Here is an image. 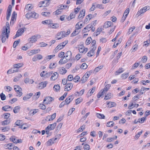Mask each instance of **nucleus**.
Here are the masks:
<instances>
[{
	"label": "nucleus",
	"instance_id": "f257e3e1",
	"mask_svg": "<svg viewBox=\"0 0 150 150\" xmlns=\"http://www.w3.org/2000/svg\"><path fill=\"white\" fill-rule=\"evenodd\" d=\"M10 30H8V32H6L3 30L0 35L1 40L2 43H4L7 39H8L9 36Z\"/></svg>",
	"mask_w": 150,
	"mask_h": 150
},
{
	"label": "nucleus",
	"instance_id": "774afa93",
	"mask_svg": "<svg viewBox=\"0 0 150 150\" xmlns=\"http://www.w3.org/2000/svg\"><path fill=\"white\" fill-rule=\"evenodd\" d=\"M73 76L70 74L68 76L67 80L68 81H71L72 80H73Z\"/></svg>",
	"mask_w": 150,
	"mask_h": 150
},
{
	"label": "nucleus",
	"instance_id": "09e8293b",
	"mask_svg": "<svg viewBox=\"0 0 150 150\" xmlns=\"http://www.w3.org/2000/svg\"><path fill=\"white\" fill-rule=\"evenodd\" d=\"M135 28V26H133L132 27L130 28L129 29V30L128 32L127 33H128L129 34L131 33L133 31V30H134Z\"/></svg>",
	"mask_w": 150,
	"mask_h": 150
},
{
	"label": "nucleus",
	"instance_id": "052dcab7",
	"mask_svg": "<svg viewBox=\"0 0 150 150\" xmlns=\"http://www.w3.org/2000/svg\"><path fill=\"white\" fill-rule=\"evenodd\" d=\"M3 116L4 117V118L8 119L10 116V114L9 113H6L3 114Z\"/></svg>",
	"mask_w": 150,
	"mask_h": 150
},
{
	"label": "nucleus",
	"instance_id": "72a5a7b5",
	"mask_svg": "<svg viewBox=\"0 0 150 150\" xmlns=\"http://www.w3.org/2000/svg\"><path fill=\"white\" fill-rule=\"evenodd\" d=\"M20 107L19 106H16L14 107L13 110V112L15 113H17L20 110Z\"/></svg>",
	"mask_w": 150,
	"mask_h": 150
},
{
	"label": "nucleus",
	"instance_id": "6e6d98bb",
	"mask_svg": "<svg viewBox=\"0 0 150 150\" xmlns=\"http://www.w3.org/2000/svg\"><path fill=\"white\" fill-rule=\"evenodd\" d=\"M37 112L38 109H37L32 110L29 112V114L30 115L32 114V115H33L36 113Z\"/></svg>",
	"mask_w": 150,
	"mask_h": 150
},
{
	"label": "nucleus",
	"instance_id": "a211bd4d",
	"mask_svg": "<svg viewBox=\"0 0 150 150\" xmlns=\"http://www.w3.org/2000/svg\"><path fill=\"white\" fill-rule=\"evenodd\" d=\"M16 13H15V11H13L12 15L11 21H10V25H13V21L14 19H16Z\"/></svg>",
	"mask_w": 150,
	"mask_h": 150
},
{
	"label": "nucleus",
	"instance_id": "de8ad7c7",
	"mask_svg": "<svg viewBox=\"0 0 150 150\" xmlns=\"http://www.w3.org/2000/svg\"><path fill=\"white\" fill-rule=\"evenodd\" d=\"M32 8V7L30 4H28L25 6V9L26 10H30Z\"/></svg>",
	"mask_w": 150,
	"mask_h": 150
},
{
	"label": "nucleus",
	"instance_id": "69168bd1",
	"mask_svg": "<svg viewBox=\"0 0 150 150\" xmlns=\"http://www.w3.org/2000/svg\"><path fill=\"white\" fill-rule=\"evenodd\" d=\"M80 79V77L78 76H76L73 79L74 81L75 82H77L79 81V80Z\"/></svg>",
	"mask_w": 150,
	"mask_h": 150
},
{
	"label": "nucleus",
	"instance_id": "58836bf2",
	"mask_svg": "<svg viewBox=\"0 0 150 150\" xmlns=\"http://www.w3.org/2000/svg\"><path fill=\"white\" fill-rule=\"evenodd\" d=\"M115 125L114 122L112 121L108 122L107 123L106 126L108 127H112Z\"/></svg>",
	"mask_w": 150,
	"mask_h": 150
},
{
	"label": "nucleus",
	"instance_id": "4be33fe9",
	"mask_svg": "<svg viewBox=\"0 0 150 150\" xmlns=\"http://www.w3.org/2000/svg\"><path fill=\"white\" fill-rule=\"evenodd\" d=\"M6 26H4L3 27V30L4 31L8 32V30H10V26L8 22H6Z\"/></svg>",
	"mask_w": 150,
	"mask_h": 150
},
{
	"label": "nucleus",
	"instance_id": "4d7b16f0",
	"mask_svg": "<svg viewBox=\"0 0 150 150\" xmlns=\"http://www.w3.org/2000/svg\"><path fill=\"white\" fill-rule=\"evenodd\" d=\"M42 15L45 16H50V13L49 12H43L41 13Z\"/></svg>",
	"mask_w": 150,
	"mask_h": 150
},
{
	"label": "nucleus",
	"instance_id": "c756f323",
	"mask_svg": "<svg viewBox=\"0 0 150 150\" xmlns=\"http://www.w3.org/2000/svg\"><path fill=\"white\" fill-rule=\"evenodd\" d=\"M12 10V8L11 6V5H10L8 7V9H7L6 14L7 15H8L10 16L11 15V12Z\"/></svg>",
	"mask_w": 150,
	"mask_h": 150
},
{
	"label": "nucleus",
	"instance_id": "bb28decb",
	"mask_svg": "<svg viewBox=\"0 0 150 150\" xmlns=\"http://www.w3.org/2000/svg\"><path fill=\"white\" fill-rule=\"evenodd\" d=\"M10 128L8 126H6L1 127L0 129L2 132H5L8 131L10 129Z\"/></svg>",
	"mask_w": 150,
	"mask_h": 150
},
{
	"label": "nucleus",
	"instance_id": "393cba45",
	"mask_svg": "<svg viewBox=\"0 0 150 150\" xmlns=\"http://www.w3.org/2000/svg\"><path fill=\"white\" fill-rule=\"evenodd\" d=\"M33 95V93H30L29 94H27L25 96L23 97V100L24 101L27 100L30 98Z\"/></svg>",
	"mask_w": 150,
	"mask_h": 150
},
{
	"label": "nucleus",
	"instance_id": "f704fd0d",
	"mask_svg": "<svg viewBox=\"0 0 150 150\" xmlns=\"http://www.w3.org/2000/svg\"><path fill=\"white\" fill-rule=\"evenodd\" d=\"M40 92L37 93V94L34 95L33 97V100H36L40 96Z\"/></svg>",
	"mask_w": 150,
	"mask_h": 150
},
{
	"label": "nucleus",
	"instance_id": "cd10ccee",
	"mask_svg": "<svg viewBox=\"0 0 150 150\" xmlns=\"http://www.w3.org/2000/svg\"><path fill=\"white\" fill-rule=\"evenodd\" d=\"M107 104L108 105V107L111 108L116 106V103L114 102H110L107 103Z\"/></svg>",
	"mask_w": 150,
	"mask_h": 150
},
{
	"label": "nucleus",
	"instance_id": "2eb2a0df",
	"mask_svg": "<svg viewBox=\"0 0 150 150\" xmlns=\"http://www.w3.org/2000/svg\"><path fill=\"white\" fill-rule=\"evenodd\" d=\"M56 140V138H52L49 140L46 143V145L47 146H50L53 144L55 140Z\"/></svg>",
	"mask_w": 150,
	"mask_h": 150
},
{
	"label": "nucleus",
	"instance_id": "1a4fd4ad",
	"mask_svg": "<svg viewBox=\"0 0 150 150\" xmlns=\"http://www.w3.org/2000/svg\"><path fill=\"white\" fill-rule=\"evenodd\" d=\"M47 83V81L42 82L40 83L37 86V87L40 89H42L45 87Z\"/></svg>",
	"mask_w": 150,
	"mask_h": 150
},
{
	"label": "nucleus",
	"instance_id": "338daca9",
	"mask_svg": "<svg viewBox=\"0 0 150 150\" xmlns=\"http://www.w3.org/2000/svg\"><path fill=\"white\" fill-rule=\"evenodd\" d=\"M83 148L85 150H89L90 149V147L89 145L86 144L84 145Z\"/></svg>",
	"mask_w": 150,
	"mask_h": 150
},
{
	"label": "nucleus",
	"instance_id": "0e129e2a",
	"mask_svg": "<svg viewBox=\"0 0 150 150\" xmlns=\"http://www.w3.org/2000/svg\"><path fill=\"white\" fill-rule=\"evenodd\" d=\"M13 69H15V68L13 67L11 68V69L8 70L7 72V74H9L14 73Z\"/></svg>",
	"mask_w": 150,
	"mask_h": 150
},
{
	"label": "nucleus",
	"instance_id": "ddd939ff",
	"mask_svg": "<svg viewBox=\"0 0 150 150\" xmlns=\"http://www.w3.org/2000/svg\"><path fill=\"white\" fill-rule=\"evenodd\" d=\"M71 52L70 51H68L65 54V55L64 57L68 61L71 58Z\"/></svg>",
	"mask_w": 150,
	"mask_h": 150
},
{
	"label": "nucleus",
	"instance_id": "4468645a",
	"mask_svg": "<svg viewBox=\"0 0 150 150\" xmlns=\"http://www.w3.org/2000/svg\"><path fill=\"white\" fill-rule=\"evenodd\" d=\"M45 71H43L42 72L40 73V75L41 77H43L45 76L46 77H48L49 76H50L53 73L52 71L48 73H46L45 74H43V73H45Z\"/></svg>",
	"mask_w": 150,
	"mask_h": 150
},
{
	"label": "nucleus",
	"instance_id": "5fc2aeb1",
	"mask_svg": "<svg viewBox=\"0 0 150 150\" xmlns=\"http://www.w3.org/2000/svg\"><path fill=\"white\" fill-rule=\"evenodd\" d=\"M6 146H7V149H11L14 147L13 144L11 143H9L6 144Z\"/></svg>",
	"mask_w": 150,
	"mask_h": 150
},
{
	"label": "nucleus",
	"instance_id": "b1692460",
	"mask_svg": "<svg viewBox=\"0 0 150 150\" xmlns=\"http://www.w3.org/2000/svg\"><path fill=\"white\" fill-rule=\"evenodd\" d=\"M47 2L48 1H40L39 2V4L38 5V6L39 7H46L47 5L45 6V5H44V4L45 3L47 4V3H48Z\"/></svg>",
	"mask_w": 150,
	"mask_h": 150
},
{
	"label": "nucleus",
	"instance_id": "8fccbe9b",
	"mask_svg": "<svg viewBox=\"0 0 150 150\" xmlns=\"http://www.w3.org/2000/svg\"><path fill=\"white\" fill-rule=\"evenodd\" d=\"M124 71L123 69L122 68H120L119 69L116 71L115 74L116 75H118L119 74L122 72Z\"/></svg>",
	"mask_w": 150,
	"mask_h": 150
},
{
	"label": "nucleus",
	"instance_id": "dca6fc26",
	"mask_svg": "<svg viewBox=\"0 0 150 150\" xmlns=\"http://www.w3.org/2000/svg\"><path fill=\"white\" fill-rule=\"evenodd\" d=\"M79 52L80 53L86 52L87 51V48H85L83 46L80 45L79 47Z\"/></svg>",
	"mask_w": 150,
	"mask_h": 150
},
{
	"label": "nucleus",
	"instance_id": "603ef678",
	"mask_svg": "<svg viewBox=\"0 0 150 150\" xmlns=\"http://www.w3.org/2000/svg\"><path fill=\"white\" fill-rule=\"evenodd\" d=\"M88 79L86 76L84 75L81 79V81L82 83H84Z\"/></svg>",
	"mask_w": 150,
	"mask_h": 150
},
{
	"label": "nucleus",
	"instance_id": "473e14b6",
	"mask_svg": "<svg viewBox=\"0 0 150 150\" xmlns=\"http://www.w3.org/2000/svg\"><path fill=\"white\" fill-rule=\"evenodd\" d=\"M10 122L9 120H6L1 122V124L3 125H7Z\"/></svg>",
	"mask_w": 150,
	"mask_h": 150
},
{
	"label": "nucleus",
	"instance_id": "680f3d73",
	"mask_svg": "<svg viewBox=\"0 0 150 150\" xmlns=\"http://www.w3.org/2000/svg\"><path fill=\"white\" fill-rule=\"evenodd\" d=\"M1 99L2 100H5L6 99L5 95L3 93H1L0 95Z\"/></svg>",
	"mask_w": 150,
	"mask_h": 150
},
{
	"label": "nucleus",
	"instance_id": "79ce46f5",
	"mask_svg": "<svg viewBox=\"0 0 150 150\" xmlns=\"http://www.w3.org/2000/svg\"><path fill=\"white\" fill-rule=\"evenodd\" d=\"M51 21L50 20H46L44 21H43L42 22V23L44 24H49L50 25L51 23Z\"/></svg>",
	"mask_w": 150,
	"mask_h": 150
},
{
	"label": "nucleus",
	"instance_id": "7ed1b4c3",
	"mask_svg": "<svg viewBox=\"0 0 150 150\" xmlns=\"http://www.w3.org/2000/svg\"><path fill=\"white\" fill-rule=\"evenodd\" d=\"M14 90L17 92V93L18 94V96L20 97L22 95V89L19 86L15 85L14 86Z\"/></svg>",
	"mask_w": 150,
	"mask_h": 150
},
{
	"label": "nucleus",
	"instance_id": "49530a36",
	"mask_svg": "<svg viewBox=\"0 0 150 150\" xmlns=\"http://www.w3.org/2000/svg\"><path fill=\"white\" fill-rule=\"evenodd\" d=\"M88 67L87 65L85 63H83L81 65V68L83 69H86Z\"/></svg>",
	"mask_w": 150,
	"mask_h": 150
},
{
	"label": "nucleus",
	"instance_id": "20e7f679",
	"mask_svg": "<svg viewBox=\"0 0 150 150\" xmlns=\"http://www.w3.org/2000/svg\"><path fill=\"white\" fill-rule=\"evenodd\" d=\"M149 7L146 6L141 9L137 13V15L139 16L142 13H145L147 10L149 9Z\"/></svg>",
	"mask_w": 150,
	"mask_h": 150
},
{
	"label": "nucleus",
	"instance_id": "ea45409f",
	"mask_svg": "<svg viewBox=\"0 0 150 150\" xmlns=\"http://www.w3.org/2000/svg\"><path fill=\"white\" fill-rule=\"evenodd\" d=\"M92 39L91 37L87 38L86 41V44L88 45L92 41Z\"/></svg>",
	"mask_w": 150,
	"mask_h": 150
},
{
	"label": "nucleus",
	"instance_id": "423d86ee",
	"mask_svg": "<svg viewBox=\"0 0 150 150\" xmlns=\"http://www.w3.org/2000/svg\"><path fill=\"white\" fill-rule=\"evenodd\" d=\"M73 87V84L71 83H68L65 86L64 91H70Z\"/></svg>",
	"mask_w": 150,
	"mask_h": 150
},
{
	"label": "nucleus",
	"instance_id": "412c9836",
	"mask_svg": "<svg viewBox=\"0 0 150 150\" xmlns=\"http://www.w3.org/2000/svg\"><path fill=\"white\" fill-rule=\"evenodd\" d=\"M56 126V123L55 122L53 124H50L47 127V129L49 128L50 130L53 129Z\"/></svg>",
	"mask_w": 150,
	"mask_h": 150
},
{
	"label": "nucleus",
	"instance_id": "f8f14e48",
	"mask_svg": "<svg viewBox=\"0 0 150 150\" xmlns=\"http://www.w3.org/2000/svg\"><path fill=\"white\" fill-rule=\"evenodd\" d=\"M56 113H54L51 115H48L46 117V120L48 121L52 120L56 117Z\"/></svg>",
	"mask_w": 150,
	"mask_h": 150
},
{
	"label": "nucleus",
	"instance_id": "c85d7f7f",
	"mask_svg": "<svg viewBox=\"0 0 150 150\" xmlns=\"http://www.w3.org/2000/svg\"><path fill=\"white\" fill-rule=\"evenodd\" d=\"M82 26V24L80 23V22H78L75 25V28L77 30H78L81 28Z\"/></svg>",
	"mask_w": 150,
	"mask_h": 150
},
{
	"label": "nucleus",
	"instance_id": "0eeeda50",
	"mask_svg": "<svg viewBox=\"0 0 150 150\" xmlns=\"http://www.w3.org/2000/svg\"><path fill=\"white\" fill-rule=\"evenodd\" d=\"M54 99L51 97H47L44 100L43 103L47 104L50 103Z\"/></svg>",
	"mask_w": 150,
	"mask_h": 150
},
{
	"label": "nucleus",
	"instance_id": "c03bdc74",
	"mask_svg": "<svg viewBox=\"0 0 150 150\" xmlns=\"http://www.w3.org/2000/svg\"><path fill=\"white\" fill-rule=\"evenodd\" d=\"M85 125H83L81 126L78 129V131L77 132L78 133H79L80 132H82L83 130L85 129Z\"/></svg>",
	"mask_w": 150,
	"mask_h": 150
},
{
	"label": "nucleus",
	"instance_id": "2f4dec72",
	"mask_svg": "<svg viewBox=\"0 0 150 150\" xmlns=\"http://www.w3.org/2000/svg\"><path fill=\"white\" fill-rule=\"evenodd\" d=\"M24 32V30L23 28H21L19 30H18V31L16 33L18 35H20V36Z\"/></svg>",
	"mask_w": 150,
	"mask_h": 150
},
{
	"label": "nucleus",
	"instance_id": "3c124183",
	"mask_svg": "<svg viewBox=\"0 0 150 150\" xmlns=\"http://www.w3.org/2000/svg\"><path fill=\"white\" fill-rule=\"evenodd\" d=\"M129 76V73H126L123 74L122 75L121 77L124 79H126Z\"/></svg>",
	"mask_w": 150,
	"mask_h": 150
},
{
	"label": "nucleus",
	"instance_id": "aec40b11",
	"mask_svg": "<svg viewBox=\"0 0 150 150\" xmlns=\"http://www.w3.org/2000/svg\"><path fill=\"white\" fill-rule=\"evenodd\" d=\"M2 109L4 111H8L10 110H11L12 109V108L10 106L5 105L2 108Z\"/></svg>",
	"mask_w": 150,
	"mask_h": 150
},
{
	"label": "nucleus",
	"instance_id": "9b49d317",
	"mask_svg": "<svg viewBox=\"0 0 150 150\" xmlns=\"http://www.w3.org/2000/svg\"><path fill=\"white\" fill-rule=\"evenodd\" d=\"M74 97L73 96L71 95L66 98L64 101L66 105L68 104L72 100H73Z\"/></svg>",
	"mask_w": 150,
	"mask_h": 150
},
{
	"label": "nucleus",
	"instance_id": "a18cd8bd",
	"mask_svg": "<svg viewBox=\"0 0 150 150\" xmlns=\"http://www.w3.org/2000/svg\"><path fill=\"white\" fill-rule=\"evenodd\" d=\"M55 55L54 54L47 56L45 57V60H49L50 59L52 58L53 57H55Z\"/></svg>",
	"mask_w": 150,
	"mask_h": 150
},
{
	"label": "nucleus",
	"instance_id": "7c9ffc66",
	"mask_svg": "<svg viewBox=\"0 0 150 150\" xmlns=\"http://www.w3.org/2000/svg\"><path fill=\"white\" fill-rule=\"evenodd\" d=\"M23 65V63H18L17 64H15L13 65V67L15 68L18 69L19 68L22 67Z\"/></svg>",
	"mask_w": 150,
	"mask_h": 150
},
{
	"label": "nucleus",
	"instance_id": "a878e982",
	"mask_svg": "<svg viewBox=\"0 0 150 150\" xmlns=\"http://www.w3.org/2000/svg\"><path fill=\"white\" fill-rule=\"evenodd\" d=\"M112 23V22L111 21H108L107 22H105L104 23L103 27L105 28H108L111 26Z\"/></svg>",
	"mask_w": 150,
	"mask_h": 150
},
{
	"label": "nucleus",
	"instance_id": "4c0bfd02",
	"mask_svg": "<svg viewBox=\"0 0 150 150\" xmlns=\"http://www.w3.org/2000/svg\"><path fill=\"white\" fill-rule=\"evenodd\" d=\"M67 72V70L65 68L62 67L59 69V72L61 74H64Z\"/></svg>",
	"mask_w": 150,
	"mask_h": 150
},
{
	"label": "nucleus",
	"instance_id": "c9c22d12",
	"mask_svg": "<svg viewBox=\"0 0 150 150\" xmlns=\"http://www.w3.org/2000/svg\"><path fill=\"white\" fill-rule=\"evenodd\" d=\"M30 16L31 18H37L38 17V15L36 13H31Z\"/></svg>",
	"mask_w": 150,
	"mask_h": 150
},
{
	"label": "nucleus",
	"instance_id": "f3484780",
	"mask_svg": "<svg viewBox=\"0 0 150 150\" xmlns=\"http://www.w3.org/2000/svg\"><path fill=\"white\" fill-rule=\"evenodd\" d=\"M24 82L25 83L30 84L33 83L34 81L32 79H30L29 78H26L24 80Z\"/></svg>",
	"mask_w": 150,
	"mask_h": 150
},
{
	"label": "nucleus",
	"instance_id": "6e6552de",
	"mask_svg": "<svg viewBox=\"0 0 150 150\" xmlns=\"http://www.w3.org/2000/svg\"><path fill=\"white\" fill-rule=\"evenodd\" d=\"M38 36L40 37V35H35L31 37L29 39V42L31 43H33L35 42L37 40V37Z\"/></svg>",
	"mask_w": 150,
	"mask_h": 150
},
{
	"label": "nucleus",
	"instance_id": "13d9d810",
	"mask_svg": "<svg viewBox=\"0 0 150 150\" xmlns=\"http://www.w3.org/2000/svg\"><path fill=\"white\" fill-rule=\"evenodd\" d=\"M67 94V92H65L62 96L60 98H59V100H63L64 99V98L66 97Z\"/></svg>",
	"mask_w": 150,
	"mask_h": 150
},
{
	"label": "nucleus",
	"instance_id": "6ab92c4d",
	"mask_svg": "<svg viewBox=\"0 0 150 150\" xmlns=\"http://www.w3.org/2000/svg\"><path fill=\"white\" fill-rule=\"evenodd\" d=\"M85 13V10L84 9L82 10L80 12V14H79L78 18L79 19H82L84 16Z\"/></svg>",
	"mask_w": 150,
	"mask_h": 150
},
{
	"label": "nucleus",
	"instance_id": "bf43d9fd",
	"mask_svg": "<svg viewBox=\"0 0 150 150\" xmlns=\"http://www.w3.org/2000/svg\"><path fill=\"white\" fill-rule=\"evenodd\" d=\"M82 101V99L81 98H79L76 100L75 103L76 105H78Z\"/></svg>",
	"mask_w": 150,
	"mask_h": 150
},
{
	"label": "nucleus",
	"instance_id": "37998d69",
	"mask_svg": "<svg viewBox=\"0 0 150 150\" xmlns=\"http://www.w3.org/2000/svg\"><path fill=\"white\" fill-rule=\"evenodd\" d=\"M102 30L101 28H98L96 30V31L95 32L94 34V36L96 35V36L100 34V32Z\"/></svg>",
	"mask_w": 150,
	"mask_h": 150
},
{
	"label": "nucleus",
	"instance_id": "f03ea898",
	"mask_svg": "<svg viewBox=\"0 0 150 150\" xmlns=\"http://www.w3.org/2000/svg\"><path fill=\"white\" fill-rule=\"evenodd\" d=\"M70 33V30L69 29L67 30V32L64 31H61L60 32V34L61 35V37H57V39L59 40L63 37L67 36Z\"/></svg>",
	"mask_w": 150,
	"mask_h": 150
},
{
	"label": "nucleus",
	"instance_id": "864d4df0",
	"mask_svg": "<svg viewBox=\"0 0 150 150\" xmlns=\"http://www.w3.org/2000/svg\"><path fill=\"white\" fill-rule=\"evenodd\" d=\"M103 65H101L99 66L98 67L95 68L94 70L96 72H98L100 70L103 68Z\"/></svg>",
	"mask_w": 150,
	"mask_h": 150
},
{
	"label": "nucleus",
	"instance_id": "e2e57ef3",
	"mask_svg": "<svg viewBox=\"0 0 150 150\" xmlns=\"http://www.w3.org/2000/svg\"><path fill=\"white\" fill-rule=\"evenodd\" d=\"M17 99L16 98H15L12 99L10 100L9 101V103H10L12 104L14 102H16L17 100Z\"/></svg>",
	"mask_w": 150,
	"mask_h": 150
},
{
	"label": "nucleus",
	"instance_id": "5701e85b",
	"mask_svg": "<svg viewBox=\"0 0 150 150\" xmlns=\"http://www.w3.org/2000/svg\"><path fill=\"white\" fill-rule=\"evenodd\" d=\"M68 61L64 57H62L59 62V64H65Z\"/></svg>",
	"mask_w": 150,
	"mask_h": 150
},
{
	"label": "nucleus",
	"instance_id": "9d476101",
	"mask_svg": "<svg viewBox=\"0 0 150 150\" xmlns=\"http://www.w3.org/2000/svg\"><path fill=\"white\" fill-rule=\"evenodd\" d=\"M92 27V25L88 24L86 27L84 28L82 30V32L84 33L89 31L91 30V28Z\"/></svg>",
	"mask_w": 150,
	"mask_h": 150
},
{
	"label": "nucleus",
	"instance_id": "e433bc0d",
	"mask_svg": "<svg viewBox=\"0 0 150 150\" xmlns=\"http://www.w3.org/2000/svg\"><path fill=\"white\" fill-rule=\"evenodd\" d=\"M80 32V31H79L78 30H77V29H75V30L74 31L71 33V37L74 36L78 34Z\"/></svg>",
	"mask_w": 150,
	"mask_h": 150
},
{
	"label": "nucleus",
	"instance_id": "a19ab883",
	"mask_svg": "<svg viewBox=\"0 0 150 150\" xmlns=\"http://www.w3.org/2000/svg\"><path fill=\"white\" fill-rule=\"evenodd\" d=\"M96 115L98 118L100 119H104L105 117V116L104 115L98 113H96Z\"/></svg>",
	"mask_w": 150,
	"mask_h": 150
},
{
	"label": "nucleus",
	"instance_id": "39448f33",
	"mask_svg": "<svg viewBox=\"0 0 150 150\" xmlns=\"http://www.w3.org/2000/svg\"><path fill=\"white\" fill-rule=\"evenodd\" d=\"M68 41L66 40L64 42L59 44L57 46V50H59L62 49L65 45L68 43Z\"/></svg>",
	"mask_w": 150,
	"mask_h": 150
}]
</instances>
